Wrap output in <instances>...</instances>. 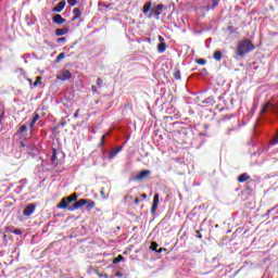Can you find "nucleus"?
Returning <instances> with one entry per match:
<instances>
[{
	"label": "nucleus",
	"mask_w": 278,
	"mask_h": 278,
	"mask_svg": "<svg viewBox=\"0 0 278 278\" xmlns=\"http://www.w3.org/2000/svg\"><path fill=\"white\" fill-rule=\"evenodd\" d=\"M28 81H29V84H30V86H31V84H33V80H31L30 78H28Z\"/></svg>",
	"instance_id": "47"
},
{
	"label": "nucleus",
	"mask_w": 278,
	"mask_h": 278,
	"mask_svg": "<svg viewBox=\"0 0 278 278\" xmlns=\"http://www.w3.org/2000/svg\"><path fill=\"white\" fill-rule=\"evenodd\" d=\"M125 257L123 255H118L113 260V264H119V262H123Z\"/></svg>",
	"instance_id": "20"
},
{
	"label": "nucleus",
	"mask_w": 278,
	"mask_h": 278,
	"mask_svg": "<svg viewBox=\"0 0 278 278\" xmlns=\"http://www.w3.org/2000/svg\"><path fill=\"white\" fill-rule=\"evenodd\" d=\"M64 58H66V54L64 52H61L58 56H56V62H62V60H64Z\"/></svg>",
	"instance_id": "22"
},
{
	"label": "nucleus",
	"mask_w": 278,
	"mask_h": 278,
	"mask_svg": "<svg viewBox=\"0 0 278 278\" xmlns=\"http://www.w3.org/2000/svg\"><path fill=\"white\" fill-rule=\"evenodd\" d=\"M255 49V46H253V42L249 39H244L238 43L237 47V55L239 58H242V55H247V53H251Z\"/></svg>",
	"instance_id": "2"
},
{
	"label": "nucleus",
	"mask_w": 278,
	"mask_h": 278,
	"mask_svg": "<svg viewBox=\"0 0 278 278\" xmlns=\"http://www.w3.org/2000/svg\"><path fill=\"white\" fill-rule=\"evenodd\" d=\"M165 112L166 114H173L175 112V106L170 104V108H167Z\"/></svg>",
	"instance_id": "24"
},
{
	"label": "nucleus",
	"mask_w": 278,
	"mask_h": 278,
	"mask_svg": "<svg viewBox=\"0 0 278 278\" xmlns=\"http://www.w3.org/2000/svg\"><path fill=\"white\" fill-rule=\"evenodd\" d=\"M71 203H73V200L70 197H65L61 200V202L56 205L58 210H67V212H75V210H79V208H72L73 204L71 205Z\"/></svg>",
	"instance_id": "4"
},
{
	"label": "nucleus",
	"mask_w": 278,
	"mask_h": 278,
	"mask_svg": "<svg viewBox=\"0 0 278 278\" xmlns=\"http://www.w3.org/2000/svg\"><path fill=\"white\" fill-rule=\"evenodd\" d=\"M157 242H155V241H153L152 243H151V247H150V249L152 250V251H157Z\"/></svg>",
	"instance_id": "28"
},
{
	"label": "nucleus",
	"mask_w": 278,
	"mask_h": 278,
	"mask_svg": "<svg viewBox=\"0 0 278 278\" xmlns=\"http://www.w3.org/2000/svg\"><path fill=\"white\" fill-rule=\"evenodd\" d=\"M179 116H181V114L177 113L176 115H174V118H179Z\"/></svg>",
	"instance_id": "44"
},
{
	"label": "nucleus",
	"mask_w": 278,
	"mask_h": 278,
	"mask_svg": "<svg viewBox=\"0 0 278 278\" xmlns=\"http://www.w3.org/2000/svg\"><path fill=\"white\" fill-rule=\"evenodd\" d=\"M39 119H40V115L39 114H35L33 116L31 122H30V127H34V125H36V123H38Z\"/></svg>",
	"instance_id": "19"
},
{
	"label": "nucleus",
	"mask_w": 278,
	"mask_h": 278,
	"mask_svg": "<svg viewBox=\"0 0 278 278\" xmlns=\"http://www.w3.org/2000/svg\"><path fill=\"white\" fill-rule=\"evenodd\" d=\"M166 49H167V46H166L165 42H160V43L157 45V51H159V53H164V52L166 51Z\"/></svg>",
	"instance_id": "18"
},
{
	"label": "nucleus",
	"mask_w": 278,
	"mask_h": 278,
	"mask_svg": "<svg viewBox=\"0 0 278 278\" xmlns=\"http://www.w3.org/2000/svg\"><path fill=\"white\" fill-rule=\"evenodd\" d=\"M67 3L71 8H75V5H77V0H67Z\"/></svg>",
	"instance_id": "26"
},
{
	"label": "nucleus",
	"mask_w": 278,
	"mask_h": 278,
	"mask_svg": "<svg viewBox=\"0 0 278 278\" xmlns=\"http://www.w3.org/2000/svg\"><path fill=\"white\" fill-rule=\"evenodd\" d=\"M53 23H55V25H64V23H66V18L62 17L61 14H55L52 17Z\"/></svg>",
	"instance_id": "9"
},
{
	"label": "nucleus",
	"mask_w": 278,
	"mask_h": 278,
	"mask_svg": "<svg viewBox=\"0 0 278 278\" xmlns=\"http://www.w3.org/2000/svg\"><path fill=\"white\" fill-rule=\"evenodd\" d=\"M151 5L153 3L151 1H148L143 4L142 12L143 14H149V18H152L154 16H160L164 12V4L159 3L156 7H153L151 10Z\"/></svg>",
	"instance_id": "1"
},
{
	"label": "nucleus",
	"mask_w": 278,
	"mask_h": 278,
	"mask_svg": "<svg viewBox=\"0 0 278 278\" xmlns=\"http://www.w3.org/2000/svg\"><path fill=\"white\" fill-rule=\"evenodd\" d=\"M206 10L210 11V7H206Z\"/></svg>",
	"instance_id": "48"
},
{
	"label": "nucleus",
	"mask_w": 278,
	"mask_h": 278,
	"mask_svg": "<svg viewBox=\"0 0 278 278\" xmlns=\"http://www.w3.org/2000/svg\"><path fill=\"white\" fill-rule=\"evenodd\" d=\"M68 34V28H56L55 29V36H64Z\"/></svg>",
	"instance_id": "15"
},
{
	"label": "nucleus",
	"mask_w": 278,
	"mask_h": 278,
	"mask_svg": "<svg viewBox=\"0 0 278 278\" xmlns=\"http://www.w3.org/2000/svg\"><path fill=\"white\" fill-rule=\"evenodd\" d=\"M174 78L179 80L181 79V72L179 70H177L175 73H174Z\"/></svg>",
	"instance_id": "23"
},
{
	"label": "nucleus",
	"mask_w": 278,
	"mask_h": 278,
	"mask_svg": "<svg viewBox=\"0 0 278 278\" xmlns=\"http://www.w3.org/2000/svg\"><path fill=\"white\" fill-rule=\"evenodd\" d=\"M162 251H166V249L160 248L159 250H156V253H162Z\"/></svg>",
	"instance_id": "40"
},
{
	"label": "nucleus",
	"mask_w": 278,
	"mask_h": 278,
	"mask_svg": "<svg viewBox=\"0 0 278 278\" xmlns=\"http://www.w3.org/2000/svg\"><path fill=\"white\" fill-rule=\"evenodd\" d=\"M34 212H36V204H28L24 211H23V215L24 216H31V214H34Z\"/></svg>",
	"instance_id": "8"
},
{
	"label": "nucleus",
	"mask_w": 278,
	"mask_h": 278,
	"mask_svg": "<svg viewBox=\"0 0 278 278\" xmlns=\"http://www.w3.org/2000/svg\"><path fill=\"white\" fill-rule=\"evenodd\" d=\"M20 131H21V134H23L24 131H27V125H22L20 127Z\"/></svg>",
	"instance_id": "33"
},
{
	"label": "nucleus",
	"mask_w": 278,
	"mask_h": 278,
	"mask_svg": "<svg viewBox=\"0 0 278 278\" xmlns=\"http://www.w3.org/2000/svg\"><path fill=\"white\" fill-rule=\"evenodd\" d=\"M151 175V170L144 169L141 170L137 176H135V181H142L143 179H147Z\"/></svg>",
	"instance_id": "7"
},
{
	"label": "nucleus",
	"mask_w": 278,
	"mask_h": 278,
	"mask_svg": "<svg viewBox=\"0 0 278 278\" xmlns=\"http://www.w3.org/2000/svg\"><path fill=\"white\" fill-rule=\"evenodd\" d=\"M103 142H105V135L101 137V144H103Z\"/></svg>",
	"instance_id": "38"
},
{
	"label": "nucleus",
	"mask_w": 278,
	"mask_h": 278,
	"mask_svg": "<svg viewBox=\"0 0 278 278\" xmlns=\"http://www.w3.org/2000/svg\"><path fill=\"white\" fill-rule=\"evenodd\" d=\"M13 233H15V236H21L23 231L21 229H14Z\"/></svg>",
	"instance_id": "34"
},
{
	"label": "nucleus",
	"mask_w": 278,
	"mask_h": 278,
	"mask_svg": "<svg viewBox=\"0 0 278 278\" xmlns=\"http://www.w3.org/2000/svg\"><path fill=\"white\" fill-rule=\"evenodd\" d=\"M115 277H123V274H121V271H117V273L115 274Z\"/></svg>",
	"instance_id": "41"
},
{
	"label": "nucleus",
	"mask_w": 278,
	"mask_h": 278,
	"mask_svg": "<svg viewBox=\"0 0 278 278\" xmlns=\"http://www.w3.org/2000/svg\"><path fill=\"white\" fill-rule=\"evenodd\" d=\"M249 179H251V175L243 173L238 177V182L244 184V181H249Z\"/></svg>",
	"instance_id": "12"
},
{
	"label": "nucleus",
	"mask_w": 278,
	"mask_h": 278,
	"mask_svg": "<svg viewBox=\"0 0 278 278\" xmlns=\"http://www.w3.org/2000/svg\"><path fill=\"white\" fill-rule=\"evenodd\" d=\"M135 203H136V205H139L140 204V199L136 198Z\"/></svg>",
	"instance_id": "39"
},
{
	"label": "nucleus",
	"mask_w": 278,
	"mask_h": 278,
	"mask_svg": "<svg viewBox=\"0 0 278 278\" xmlns=\"http://www.w3.org/2000/svg\"><path fill=\"white\" fill-rule=\"evenodd\" d=\"M73 77V74H71V71L62 70L60 75L56 77V79H60L61 81H66Z\"/></svg>",
	"instance_id": "5"
},
{
	"label": "nucleus",
	"mask_w": 278,
	"mask_h": 278,
	"mask_svg": "<svg viewBox=\"0 0 278 278\" xmlns=\"http://www.w3.org/2000/svg\"><path fill=\"white\" fill-rule=\"evenodd\" d=\"M159 40H160V42H164V37L159 36Z\"/></svg>",
	"instance_id": "43"
},
{
	"label": "nucleus",
	"mask_w": 278,
	"mask_h": 278,
	"mask_svg": "<svg viewBox=\"0 0 278 278\" xmlns=\"http://www.w3.org/2000/svg\"><path fill=\"white\" fill-rule=\"evenodd\" d=\"M79 109L78 110H76V112L74 113V118H79Z\"/></svg>",
	"instance_id": "37"
},
{
	"label": "nucleus",
	"mask_w": 278,
	"mask_h": 278,
	"mask_svg": "<svg viewBox=\"0 0 278 278\" xmlns=\"http://www.w3.org/2000/svg\"><path fill=\"white\" fill-rule=\"evenodd\" d=\"M64 8H66V1L62 0L52 9V12L60 13L64 10Z\"/></svg>",
	"instance_id": "10"
},
{
	"label": "nucleus",
	"mask_w": 278,
	"mask_h": 278,
	"mask_svg": "<svg viewBox=\"0 0 278 278\" xmlns=\"http://www.w3.org/2000/svg\"><path fill=\"white\" fill-rule=\"evenodd\" d=\"M68 198L72 200V202L77 203V193H73V194L68 195Z\"/></svg>",
	"instance_id": "27"
},
{
	"label": "nucleus",
	"mask_w": 278,
	"mask_h": 278,
	"mask_svg": "<svg viewBox=\"0 0 278 278\" xmlns=\"http://www.w3.org/2000/svg\"><path fill=\"white\" fill-rule=\"evenodd\" d=\"M159 205H160V194L155 193L153 197V202H152V207H151L150 214H155V212H157Z\"/></svg>",
	"instance_id": "6"
},
{
	"label": "nucleus",
	"mask_w": 278,
	"mask_h": 278,
	"mask_svg": "<svg viewBox=\"0 0 278 278\" xmlns=\"http://www.w3.org/2000/svg\"><path fill=\"white\" fill-rule=\"evenodd\" d=\"M271 144H278V129L276 132V137L271 140Z\"/></svg>",
	"instance_id": "31"
},
{
	"label": "nucleus",
	"mask_w": 278,
	"mask_h": 278,
	"mask_svg": "<svg viewBox=\"0 0 278 278\" xmlns=\"http://www.w3.org/2000/svg\"><path fill=\"white\" fill-rule=\"evenodd\" d=\"M20 146H21L22 148H24V147H25V142L21 141V142H20Z\"/></svg>",
	"instance_id": "46"
},
{
	"label": "nucleus",
	"mask_w": 278,
	"mask_h": 278,
	"mask_svg": "<svg viewBox=\"0 0 278 278\" xmlns=\"http://www.w3.org/2000/svg\"><path fill=\"white\" fill-rule=\"evenodd\" d=\"M5 119V111H2L1 115H0V123L1 121Z\"/></svg>",
	"instance_id": "35"
},
{
	"label": "nucleus",
	"mask_w": 278,
	"mask_h": 278,
	"mask_svg": "<svg viewBox=\"0 0 278 278\" xmlns=\"http://www.w3.org/2000/svg\"><path fill=\"white\" fill-rule=\"evenodd\" d=\"M213 58L216 62H220L223 60V52L220 50L215 51Z\"/></svg>",
	"instance_id": "16"
},
{
	"label": "nucleus",
	"mask_w": 278,
	"mask_h": 278,
	"mask_svg": "<svg viewBox=\"0 0 278 278\" xmlns=\"http://www.w3.org/2000/svg\"><path fill=\"white\" fill-rule=\"evenodd\" d=\"M84 205H86V210H88V212H91V210H94L97 206V203L91 199H80L73 203L72 210H81Z\"/></svg>",
	"instance_id": "3"
},
{
	"label": "nucleus",
	"mask_w": 278,
	"mask_h": 278,
	"mask_svg": "<svg viewBox=\"0 0 278 278\" xmlns=\"http://www.w3.org/2000/svg\"><path fill=\"white\" fill-rule=\"evenodd\" d=\"M56 42H66V37H61L56 40Z\"/></svg>",
	"instance_id": "36"
},
{
	"label": "nucleus",
	"mask_w": 278,
	"mask_h": 278,
	"mask_svg": "<svg viewBox=\"0 0 278 278\" xmlns=\"http://www.w3.org/2000/svg\"><path fill=\"white\" fill-rule=\"evenodd\" d=\"M276 207H278V204L276 205Z\"/></svg>",
	"instance_id": "49"
},
{
	"label": "nucleus",
	"mask_w": 278,
	"mask_h": 278,
	"mask_svg": "<svg viewBox=\"0 0 278 278\" xmlns=\"http://www.w3.org/2000/svg\"><path fill=\"white\" fill-rule=\"evenodd\" d=\"M213 7L212 10H214V8H218V3H220V0H212Z\"/></svg>",
	"instance_id": "29"
},
{
	"label": "nucleus",
	"mask_w": 278,
	"mask_h": 278,
	"mask_svg": "<svg viewBox=\"0 0 278 278\" xmlns=\"http://www.w3.org/2000/svg\"><path fill=\"white\" fill-rule=\"evenodd\" d=\"M97 86H98V88H103V79L98 78L97 79Z\"/></svg>",
	"instance_id": "30"
},
{
	"label": "nucleus",
	"mask_w": 278,
	"mask_h": 278,
	"mask_svg": "<svg viewBox=\"0 0 278 278\" xmlns=\"http://www.w3.org/2000/svg\"><path fill=\"white\" fill-rule=\"evenodd\" d=\"M271 105H273V104H270V102L265 103V104L263 105L261 112H260L261 116H262V114H266V112L268 111V108H270V110H273V106H271Z\"/></svg>",
	"instance_id": "17"
},
{
	"label": "nucleus",
	"mask_w": 278,
	"mask_h": 278,
	"mask_svg": "<svg viewBox=\"0 0 278 278\" xmlns=\"http://www.w3.org/2000/svg\"><path fill=\"white\" fill-rule=\"evenodd\" d=\"M74 16L72 18V21H77V18H81V10L79 9H74L73 10Z\"/></svg>",
	"instance_id": "14"
},
{
	"label": "nucleus",
	"mask_w": 278,
	"mask_h": 278,
	"mask_svg": "<svg viewBox=\"0 0 278 278\" xmlns=\"http://www.w3.org/2000/svg\"><path fill=\"white\" fill-rule=\"evenodd\" d=\"M195 233H197L195 238H199V240L203 239V235H201V230H197Z\"/></svg>",
	"instance_id": "32"
},
{
	"label": "nucleus",
	"mask_w": 278,
	"mask_h": 278,
	"mask_svg": "<svg viewBox=\"0 0 278 278\" xmlns=\"http://www.w3.org/2000/svg\"><path fill=\"white\" fill-rule=\"evenodd\" d=\"M51 162L54 166H58V150L52 149Z\"/></svg>",
	"instance_id": "13"
},
{
	"label": "nucleus",
	"mask_w": 278,
	"mask_h": 278,
	"mask_svg": "<svg viewBox=\"0 0 278 278\" xmlns=\"http://www.w3.org/2000/svg\"><path fill=\"white\" fill-rule=\"evenodd\" d=\"M41 80H42V77L37 76L35 83H34V86H40V84H42Z\"/></svg>",
	"instance_id": "25"
},
{
	"label": "nucleus",
	"mask_w": 278,
	"mask_h": 278,
	"mask_svg": "<svg viewBox=\"0 0 278 278\" xmlns=\"http://www.w3.org/2000/svg\"><path fill=\"white\" fill-rule=\"evenodd\" d=\"M92 92H97V86L91 87Z\"/></svg>",
	"instance_id": "42"
},
{
	"label": "nucleus",
	"mask_w": 278,
	"mask_h": 278,
	"mask_svg": "<svg viewBox=\"0 0 278 278\" xmlns=\"http://www.w3.org/2000/svg\"><path fill=\"white\" fill-rule=\"evenodd\" d=\"M141 199H147V193L141 194Z\"/></svg>",
	"instance_id": "45"
},
{
	"label": "nucleus",
	"mask_w": 278,
	"mask_h": 278,
	"mask_svg": "<svg viewBox=\"0 0 278 278\" xmlns=\"http://www.w3.org/2000/svg\"><path fill=\"white\" fill-rule=\"evenodd\" d=\"M197 64H200V66H205V64H207V61L205 59H198Z\"/></svg>",
	"instance_id": "21"
},
{
	"label": "nucleus",
	"mask_w": 278,
	"mask_h": 278,
	"mask_svg": "<svg viewBox=\"0 0 278 278\" xmlns=\"http://www.w3.org/2000/svg\"><path fill=\"white\" fill-rule=\"evenodd\" d=\"M121 151H123V147H117V148L113 149L109 154V160H114V157H116V155H118V153H121Z\"/></svg>",
	"instance_id": "11"
}]
</instances>
